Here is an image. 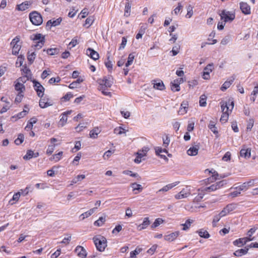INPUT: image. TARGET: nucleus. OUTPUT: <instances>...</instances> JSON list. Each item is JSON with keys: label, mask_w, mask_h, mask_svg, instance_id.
<instances>
[{"label": "nucleus", "mask_w": 258, "mask_h": 258, "mask_svg": "<svg viewBox=\"0 0 258 258\" xmlns=\"http://www.w3.org/2000/svg\"><path fill=\"white\" fill-rule=\"evenodd\" d=\"M179 232L175 231L164 236V239L168 241H173L179 235Z\"/></svg>", "instance_id": "6ab92c4d"}, {"label": "nucleus", "mask_w": 258, "mask_h": 258, "mask_svg": "<svg viewBox=\"0 0 258 258\" xmlns=\"http://www.w3.org/2000/svg\"><path fill=\"white\" fill-rule=\"evenodd\" d=\"M207 96L203 94L202 95L200 98V105L202 107H205L207 105Z\"/></svg>", "instance_id": "f704fd0d"}, {"label": "nucleus", "mask_w": 258, "mask_h": 258, "mask_svg": "<svg viewBox=\"0 0 258 258\" xmlns=\"http://www.w3.org/2000/svg\"><path fill=\"white\" fill-rule=\"evenodd\" d=\"M67 119L68 118L67 115H66L65 114H62L61 117L59 120V125L63 126L67 123Z\"/></svg>", "instance_id": "3c124183"}, {"label": "nucleus", "mask_w": 258, "mask_h": 258, "mask_svg": "<svg viewBox=\"0 0 258 258\" xmlns=\"http://www.w3.org/2000/svg\"><path fill=\"white\" fill-rule=\"evenodd\" d=\"M55 145H49L46 150V154L48 155H51L54 150Z\"/></svg>", "instance_id": "13d9d810"}, {"label": "nucleus", "mask_w": 258, "mask_h": 258, "mask_svg": "<svg viewBox=\"0 0 258 258\" xmlns=\"http://www.w3.org/2000/svg\"><path fill=\"white\" fill-rule=\"evenodd\" d=\"M226 184L227 181L226 180H222L219 182H216L215 183L210 185L209 187H202L200 189H199V191H202V192H206V193H209L220 188Z\"/></svg>", "instance_id": "f257e3e1"}, {"label": "nucleus", "mask_w": 258, "mask_h": 258, "mask_svg": "<svg viewBox=\"0 0 258 258\" xmlns=\"http://www.w3.org/2000/svg\"><path fill=\"white\" fill-rule=\"evenodd\" d=\"M86 54L94 60H97L99 58L98 53L91 48L87 49Z\"/></svg>", "instance_id": "f3484780"}, {"label": "nucleus", "mask_w": 258, "mask_h": 258, "mask_svg": "<svg viewBox=\"0 0 258 258\" xmlns=\"http://www.w3.org/2000/svg\"><path fill=\"white\" fill-rule=\"evenodd\" d=\"M39 105L41 108H45L52 105V103L50 101V99L48 96H45L42 97H40Z\"/></svg>", "instance_id": "6e6552de"}, {"label": "nucleus", "mask_w": 258, "mask_h": 258, "mask_svg": "<svg viewBox=\"0 0 258 258\" xmlns=\"http://www.w3.org/2000/svg\"><path fill=\"white\" fill-rule=\"evenodd\" d=\"M94 21V19L93 17L90 16L86 19V20L85 21V25H88V26L87 27L88 28L93 24Z\"/></svg>", "instance_id": "603ef678"}, {"label": "nucleus", "mask_w": 258, "mask_h": 258, "mask_svg": "<svg viewBox=\"0 0 258 258\" xmlns=\"http://www.w3.org/2000/svg\"><path fill=\"white\" fill-rule=\"evenodd\" d=\"M24 140V136L23 134H19L18 138L15 140V143L17 145H19L23 143Z\"/></svg>", "instance_id": "a18cd8bd"}, {"label": "nucleus", "mask_w": 258, "mask_h": 258, "mask_svg": "<svg viewBox=\"0 0 258 258\" xmlns=\"http://www.w3.org/2000/svg\"><path fill=\"white\" fill-rule=\"evenodd\" d=\"M30 4L28 3V2H25L20 5H17V9L19 11H23L27 10Z\"/></svg>", "instance_id": "c756f323"}, {"label": "nucleus", "mask_w": 258, "mask_h": 258, "mask_svg": "<svg viewBox=\"0 0 258 258\" xmlns=\"http://www.w3.org/2000/svg\"><path fill=\"white\" fill-rule=\"evenodd\" d=\"M145 29H146L145 28H143L142 27H141L140 28L138 33L136 36V39H139L142 37L143 35L145 32Z\"/></svg>", "instance_id": "864d4df0"}, {"label": "nucleus", "mask_w": 258, "mask_h": 258, "mask_svg": "<svg viewBox=\"0 0 258 258\" xmlns=\"http://www.w3.org/2000/svg\"><path fill=\"white\" fill-rule=\"evenodd\" d=\"M224 217L223 216H222L221 215V213H220L219 214L215 215L214 218L212 221V225L213 227H216L217 226V223L219 221L220 219Z\"/></svg>", "instance_id": "58836bf2"}, {"label": "nucleus", "mask_w": 258, "mask_h": 258, "mask_svg": "<svg viewBox=\"0 0 258 258\" xmlns=\"http://www.w3.org/2000/svg\"><path fill=\"white\" fill-rule=\"evenodd\" d=\"M190 190L187 187L183 188L179 193L175 195L176 199H182L188 197L190 195Z\"/></svg>", "instance_id": "1a4fd4ad"}, {"label": "nucleus", "mask_w": 258, "mask_h": 258, "mask_svg": "<svg viewBox=\"0 0 258 258\" xmlns=\"http://www.w3.org/2000/svg\"><path fill=\"white\" fill-rule=\"evenodd\" d=\"M164 222V220L161 218H157L154 222L151 225V228L154 229L155 228H156L159 225H160L161 224L163 223Z\"/></svg>", "instance_id": "e433bc0d"}, {"label": "nucleus", "mask_w": 258, "mask_h": 258, "mask_svg": "<svg viewBox=\"0 0 258 258\" xmlns=\"http://www.w3.org/2000/svg\"><path fill=\"white\" fill-rule=\"evenodd\" d=\"M29 19L32 23L36 26L40 25L43 22L41 15L36 11L30 13Z\"/></svg>", "instance_id": "7ed1b4c3"}, {"label": "nucleus", "mask_w": 258, "mask_h": 258, "mask_svg": "<svg viewBox=\"0 0 258 258\" xmlns=\"http://www.w3.org/2000/svg\"><path fill=\"white\" fill-rule=\"evenodd\" d=\"M35 56L36 54L34 52H32L31 53L29 51L28 52L27 59L30 64H32L35 58Z\"/></svg>", "instance_id": "37998d69"}, {"label": "nucleus", "mask_w": 258, "mask_h": 258, "mask_svg": "<svg viewBox=\"0 0 258 258\" xmlns=\"http://www.w3.org/2000/svg\"><path fill=\"white\" fill-rule=\"evenodd\" d=\"M248 241H250V239L245 237L236 239L233 242V243L235 246L241 247L245 245Z\"/></svg>", "instance_id": "4468645a"}, {"label": "nucleus", "mask_w": 258, "mask_h": 258, "mask_svg": "<svg viewBox=\"0 0 258 258\" xmlns=\"http://www.w3.org/2000/svg\"><path fill=\"white\" fill-rule=\"evenodd\" d=\"M221 19L223 20L225 23L232 22L235 17V14L232 12L227 11L225 10L222 11L219 14Z\"/></svg>", "instance_id": "20e7f679"}, {"label": "nucleus", "mask_w": 258, "mask_h": 258, "mask_svg": "<svg viewBox=\"0 0 258 258\" xmlns=\"http://www.w3.org/2000/svg\"><path fill=\"white\" fill-rule=\"evenodd\" d=\"M83 79L81 78H78V79L75 81H74L72 83H71L70 84V85L69 86V88L70 89H75V88H78V85L81 83L82 82H83Z\"/></svg>", "instance_id": "393cba45"}, {"label": "nucleus", "mask_w": 258, "mask_h": 258, "mask_svg": "<svg viewBox=\"0 0 258 258\" xmlns=\"http://www.w3.org/2000/svg\"><path fill=\"white\" fill-rule=\"evenodd\" d=\"M235 80V77L234 76H232L230 78L229 80L225 81L224 84L222 85L221 87V90L222 91H225L227 88H228L230 85L233 83Z\"/></svg>", "instance_id": "412c9836"}, {"label": "nucleus", "mask_w": 258, "mask_h": 258, "mask_svg": "<svg viewBox=\"0 0 258 258\" xmlns=\"http://www.w3.org/2000/svg\"><path fill=\"white\" fill-rule=\"evenodd\" d=\"M100 130L98 127H95L90 132V137L91 138L95 139L97 137L98 135L100 133Z\"/></svg>", "instance_id": "2f4dec72"}, {"label": "nucleus", "mask_w": 258, "mask_h": 258, "mask_svg": "<svg viewBox=\"0 0 258 258\" xmlns=\"http://www.w3.org/2000/svg\"><path fill=\"white\" fill-rule=\"evenodd\" d=\"M21 48V46L19 44H15V45H13L12 49V54L15 55L18 54Z\"/></svg>", "instance_id": "de8ad7c7"}, {"label": "nucleus", "mask_w": 258, "mask_h": 258, "mask_svg": "<svg viewBox=\"0 0 258 258\" xmlns=\"http://www.w3.org/2000/svg\"><path fill=\"white\" fill-rule=\"evenodd\" d=\"M32 82L33 83L34 89L36 92L37 95L39 97H42L44 95L45 88L39 82L35 80H33Z\"/></svg>", "instance_id": "423d86ee"}, {"label": "nucleus", "mask_w": 258, "mask_h": 258, "mask_svg": "<svg viewBox=\"0 0 258 258\" xmlns=\"http://www.w3.org/2000/svg\"><path fill=\"white\" fill-rule=\"evenodd\" d=\"M213 69V64L210 63L207 65L204 70L203 73V78L205 80H208L210 78V73L212 71Z\"/></svg>", "instance_id": "9b49d317"}, {"label": "nucleus", "mask_w": 258, "mask_h": 258, "mask_svg": "<svg viewBox=\"0 0 258 258\" xmlns=\"http://www.w3.org/2000/svg\"><path fill=\"white\" fill-rule=\"evenodd\" d=\"M210 130L216 135L218 134V131L217 127L215 125V123L214 121L211 120L208 125Z\"/></svg>", "instance_id": "a878e982"}, {"label": "nucleus", "mask_w": 258, "mask_h": 258, "mask_svg": "<svg viewBox=\"0 0 258 258\" xmlns=\"http://www.w3.org/2000/svg\"><path fill=\"white\" fill-rule=\"evenodd\" d=\"M131 12V5H130L129 3H127L125 5V12H124V15L128 16L130 15Z\"/></svg>", "instance_id": "0e129e2a"}, {"label": "nucleus", "mask_w": 258, "mask_h": 258, "mask_svg": "<svg viewBox=\"0 0 258 258\" xmlns=\"http://www.w3.org/2000/svg\"><path fill=\"white\" fill-rule=\"evenodd\" d=\"M250 155L251 149L246 148L245 146H243L240 151V156L246 159L250 158Z\"/></svg>", "instance_id": "dca6fc26"}, {"label": "nucleus", "mask_w": 258, "mask_h": 258, "mask_svg": "<svg viewBox=\"0 0 258 258\" xmlns=\"http://www.w3.org/2000/svg\"><path fill=\"white\" fill-rule=\"evenodd\" d=\"M98 82L99 84V87H104V88H110L113 84L112 79L107 77L99 79Z\"/></svg>", "instance_id": "0eeeda50"}, {"label": "nucleus", "mask_w": 258, "mask_h": 258, "mask_svg": "<svg viewBox=\"0 0 258 258\" xmlns=\"http://www.w3.org/2000/svg\"><path fill=\"white\" fill-rule=\"evenodd\" d=\"M98 89L99 90L101 91L103 95L109 97L111 96V92L106 91V88H104V87H99Z\"/></svg>", "instance_id": "5fc2aeb1"}, {"label": "nucleus", "mask_w": 258, "mask_h": 258, "mask_svg": "<svg viewBox=\"0 0 258 258\" xmlns=\"http://www.w3.org/2000/svg\"><path fill=\"white\" fill-rule=\"evenodd\" d=\"M236 208V204L234 203H231L227 205L221 212V215L225 216L230 212H232L235 210Z\"/></svg>", "instance_id": "9d476101"}, {"label": "nucleus", "mask_w": 258, "mask_h": 258, "mask_svg": "<svg viewBox=\"0 0 258 258\" xmlns=\"http://www.w3.org/2000/svg\"><path fill=\"white\" fill-rule=\"evenodd\" d=\"M188 103L187 102H182L181 104V108L179 110V112H181V114H184L186 112V109L187 108Z\"/></svg>", "instance_id": "c03bdc74"}, {"label": "nucleus", "mask_w": 258, "mask_h": 258, "mask_svg": "<svg viewBox=\"0 0 258 258\" xmlns=\"http://www.w3.org/2000/svg\"><path fill=\"white\" fill-rule=\"evenodd\" d=\"M256 230V228L253 227L250 228L247 232V237L246 238H248V239H250V241L254 240L255 239L254 237H252V235L255 233V231Z\"/></svg>", "instance_id": "c85d7f7f"}, {"label": "nucleus", "mask_w": 258, "mask_h": 258, "mask_svg": "<svg viewBox=\"0 0 258 258\" xmlns=\"http://www.w3.org/2000/svg\"><path fill=\"white\" fill-rule=\"evenodd\" d=\"M233 188L235 189L238 190L240 193H241V191H245L248 189V188L247 187L244 182L239 186H235Z\"/></svg>", "instance_id": "a19ab883"}, {"label": "nucleus", "mask_w": 258, "mask_h": 258, "mask_svg": "<svg viewBox=\"0 0 258 258\" xmlns=\"http://www.w3.org/2000/svg\"><path fill=\"white\" fill-rule=\"evenodd\" d=\"M192 9L193 7L191 5L188 6V7H187V13L186 15V17L189 18L192 16L193 14Z\"/></svg>", "instance_id": "6e6d98bb"}, {"label": "nucleus", "mask_w": 258, "mask_h": 258, "mask_svg": "<svg viewBox=\"0 0 258 258\" xmlns=\"http://www.w3.org/2000/svg\"><path fill=\"white\" fill-rule=\"evenodd\" d=\"M20 197V193L19 192L15 193L12 199H11L9 201V204L11 205H13L15 203L14 201H18Z\"/></svg>", "instance_id": "79ce46f5"}, {"label": "nucleus", "mask_w": 258, "mask_h": 258, "mask_svg": "<svg viewBox=\"0 0 258 258\" xmlns=\"http://www.w3.org/2000/svg\"><path fill=\"white\" fill-rule=\"evenodd\" d=\"M105 66L106 68H107L109 70L112 69V62L110 59V56H107V61L105 62Z\"/></svg>", "instance_id": "680f3d73"}, {"label": "nucleus", "mask_w": 258, "mask_h": 258, "mask_svg": "<svg viewBox=\"0 0 258 258\" xmlns=\"http://www.w3.org/2000/svg\"><path fill=\"white\" fill-rule=\"evenodd\" d=\"M221 109H222V114L220 118V121L222 123H224L227 121L229 114L230 113L227 112V111L226 112V111H225L224 106H222Z\"/></svg>", "instance_id": "4be33fe9"}, {"label": "nucleus", "mask_w": 258, "mask_h": 258, "mask_svg": "<svg viewBox=\"0 0 258 258\" xmlns=\"http://www.w3.org/2000/svg\"><path fill=\"white\" fill-rule=\"evenodd\" d=\"M134 58V53H131L128 55L127 62L125 63L126 67H128L133 63Z\"/></svg>", "instance_id": "4c0bfd02"}, {"label": "nucleus", "mask_w": 258, "mask_h": 258, "mask_svg": "<svg viewBox=\"0 0 258 258\" xmlns=\"http://www.w3.org/2000/svg\"><path fill=\"white\" fill-rule=\"evenodd\" d=\"M179 183V181H176V182H173V183H172L170 184H168L165 185V186H164L163 187H162V188H161L160 189H159L158 191V192H160V191H167L168 190L171 189L173 187L177 185Z\"/></svg>", "instance_id": "b1692460"}, {"label": "nucleus", "mask_w": 258, "mask_h": 258, "mask_svg": "<svg viewBox=\"0 0 258 258\" xmlns=\"http://www.w3.org/2000/svg\"><path fill=\"white\" fill-rule=\"evenodd\" d=\"M15 89L19 91V93H22L25 90V86L23 84L19 82L17 83L15 86Z\"/></svg>", "instance_id": "ea45409f"}, {"label": "nucleus", "mask_w": 258, "mask_h": 258, "mask_svg": "<svg viewBox=\"0 0 258 258\" xmlns=\"http://www.w3.org/2000/svg\"><path fill=\"white\" fill-rule=\"evenodd\" d=\"M155 152H156V155H160V153H165L166 154L168 153V151L166 149H163L161 147H157L155 148Z\"/></svg>", "instance_id": "4d7b16f0"}, {"label": "nucleus", "mask_w": 258, "mask_h": 258, "mask_svg": "<svg viewBox=\"0 0 258 258\" xmlns=\"http://www.w3.org/2000/svg\"><path fill=\"white\" fill-rule=\"evenodd\" d=\"M60 80H61V79L59 77H57L56 78H51V79H49L48 83L50 84H53L55 82H56V83L59 82L60 81Z\"/></svg>", "instance_id": "338daca9"}, {"label": "nucleus", "mask_w": 258, "mask_h": 258, "mask_svg": "<svg viewBox=\"0 0 258 258\" xmlns=\"http://www.w3.org/2000/svg\"><path fill=\"white\" fill-rule=\"evenodd\" d=\"M131 186L133 188V191L138 190V192H141L143 189L142 185L137 183H133L131 184Z\"/></svg>", "instance_id": "c9c22d12"}, {"label": "nucleus", "mask_w": 258, "mask_h": 258, "mask_svg": "<svg viewBox=\"0 0 258 258\" xmlns=\"http://www.w3.org/2000/svg\"><path fill=\"white\" fill-rule=\"evenodd\" d=\"M152 83L153 85V88L159 90H164L165 89V85L161 80H153Z\"/></svg>", "instance_id": "f8f14e48"}, {"label": "nucleus", "mask_w": 258, "mask_h": 258, "mask_svg": "<svg viewBox=\"0 0 258 258\" xmlns=\"http://www.w3.org/2000/svg\"><path fill=\"white\" fill-rule=\"evenodd\" d=\"M199 150V146L198 145H195L191 147L187 151V154L189 156H196L198 153Z\"/></svg>", "instance_id": "5701e85b"}, {"label": "nucleus", "mask_w": 258, "mask_h": 258, "mask_svg": "<svg viewBox=\"0 0 258 258\" xmlns=\"http://www.w3.org/2000/svg\"><path fill=\"white\" fill-rule=\"evenodd\" d=\"M234 101L232 100L229 99L228 102L221 103V107L224 106V109L226 108V112L231 113L234 107Z\"/></svg>", "instance_id": "ddd939ff"}, {"label": "nucleus", "mask_w": 258, "mask_h": 258, "mask_svg": "<svg viewBox=\"0 0 258 258\" xmlns=\"http://www.w3.org/2000/svg\"><path fill=\"white\" fill-rule=\"evenodd\" d=\"M239 5L240 9L244 14L249 15L250 14V7L246 3L241 2Z\"/></svg>", "instance_id": "2eb2a0df"}, {"label": "nucleus", "mask_w": 258, "mask_h": 258, "mask_svg": "<svg viewBox=\"0 0 258 258\" xmlns=\"http://www.w3.org/2000/svg\"><path fill=\"white\" fill-rule=\"evenodd\" d=\"M218 176V174L217 173H216V174H213L211 177L205 179L203 181V182H204V183H205L206 184H209L211 182H213L214 181H215L216 180L219 179Z\"/></svg>", "instance_id": "bb28decb"}, {"label": "nucleus", "mask_w": 258, "mask_h": 258, "mask_svg": "<svg viewBox=\"0 0 258 258\" xmlns=\"http://www.w3.org/2000/svg\"><path fill=\"white\" fill-rule=\"evenodd\" d=\"M123 173L134 177H137L139 176V175L137 173H133V172L130 170H124L123 171Z\"/></svg>", "instance_id": "bf43d9fd"}, {"label": "nucleus", "mask_w": 258, "mask_h": 258, "mask_svg": "<svg viewBox=\"0 0 258 258\" xmlns=\"http://www.w3.org/2000/svg\"><path fill=\"white\" fill-rule=\"evenodd\" d=\"M231 153L230 152H227L222 158V160L224 161H228L230 160Z\"/></svg>", "instance_id": "774afa93"}, {"label": "nucleus", "mask_w": 258, "mask_h": 258, "mask_svg": "<svg viewBox=\"0 0 258 258\" xmlns=\"http://www.w3.org/2000/svg\"><path fill=\"white\" fill-rule=\"evenodd\" d=\"M73 97V95L71 92L67 93L61 99L65 101H69Z\"/></svg>", "instance_id": "69168bd1"}, {"label": "nucleus", "mask_w": 258, "mask_h": 258, "mask_svg": "<svg viewBox=\"0 0 258 258\" xmlns=\"http://www.w3.org/2000/svg\"><path fill=\"white\" fill-rule=\"evenodd\" d=\"M150 224V221L148 217H145L144 219L143 222L142 224L138 225L137 229L139 231H141L146 228Z\"/></svg>", "instance_id": "aec40b11"}, {"label": "nucleus", "mask_w": 258, "mask_h": 258, "mask_svg": "<svg viewBox=\"0 0 258 258\" xmlns=\"http://www.w3.org/2000/svg\"><path fill=\"white\" fill-rule=\"evenodd\" d=\"M248 248L244 247V249H240L235 251L234 254L236 256H241L243 255L246 254L248 252Z\"/></svg>", "instance_id": "cd10ccee"}, {"label": "nucleus", "mask_w": 258, "mask_h": 258, "mask_svg": "<svg viewBox=\"0 0 258 258\" xmlns=\"http://www.w3.org/2000/svg\"><path fill=\"white\" fill-rule=\"evenodd\" d=\"M75 252L81 258H85L87 256V252L85 249L81 246H77L75 249Z\"/></svg>", "instance_id": "a211bd4d"}, {"label": "nucleus", "mask_w": 258, "mask_h": 258, "mask_svg": "<svg viewBox=\"0 0 258 258\" xmlns=\"http://www.w3.org/2000/svg\"><path fill=\"white\" fill-rule=\"evenodd\" d=\"M149 150V148L147 146H145L142 148V150H139L137 153L139 154H141L143 155V157H144L146 155L147 153Z\"/></svg>", "instance_id": "09e8293b"}, {"label": "nucleus", "mask_w": 258, "mask_h": 258, "mask_svg": "<svg viewBox=\"0 0 258 258\" xmlns=\"http://www.w3.org/2000/svg\"><path fill=\"white\" fill-rule=\"evenodd\" d=\"M197 232L199 233L200 237L204 238H208L210 236L208 232L204 229H200L199 231H198Z\"/></svg>", "instance_id": "7c9ffc66"}, {"label": "nucleus", "mask_w": 258, "mask_h": 258, "mask_svg": "<svg viewBox=\"0 0 258 258\" xmlns=\"http://www.w3.org/2000/svg\"><path fill=\"white\" fill-rule=\"evenodd\" d=\"M47 53L50 55L57 54L59 52V49L57 48H50L46 50Z\"/></svg>", "instance_id": "473e14b6"}, {"label": "nucleus", "mask_w": 258, "mask_h": 258, "mask_svg": "<svg viewBox=\"0 0 258 258\" xmlns=\"http://www.w3.org/2000/svg\"><path fill=\"white\" fill-rule=\"evenodd\" d=\"M93 240L97 250L100 251H104L107 246L106 238L100 236L99 237H94Z\"/></svg>", "instance_id": "f03ea898"}, {"label": "nucleus", "mask_w": 258, "mask_h": 258, "mask_svg": "<svg viewBox=\"0 0 258 258\" xmlns=\"http://www.w3.org/2000/svg\"><path fill=\"white\" fill-rule=\"evenodd\" d=\"M33 41H38L35 45V47L38 49L41 48L45 42V38L41 34L38 33L33 35L31 37Z\"/></svg>", "instance_id": "39448f33"}, {"label": "nucleus", "mask_w": 258, "mask_h": 258, "mask_svg": "<svg viewBox=\"0 0 258 258\" xmlns=\"http://www.w3.org/2000/svg\"><path fill=\"white\" fill-rule=\"evenodd\" d=\"M105 222V217H101L97 220L94 222V225L96 226H101Z\"/></svg>", "instance_id": "72a5a7b5"}, {"label": "nucleus", "mask_w": 258, "mask_h": 258, "mask_svg": "<svg viewBox=\"0 0 258 258\" xmlns=\"http://www.w3.org/2000/svg\"><path fill=\"white\" fill-rule=\"evenodd\" d=\"M230 40V36H226L224 38H223L221 41V44L223 45H227Z\"/></svg>", "instance_id": "e2e57ef3"}, {"label": "nucleus", "mask_w": 258, "mask_h": 258, "mask_svg": "<svg viewBox=\"0 0 258 258\" xmlns=\"http://www.w3.org/2000/svg\"><path fill=\"white\" fill-rule=\"evenodd\" d=\"M113 151L109 150L106 151L104 153L103 158H104V159L107 160L111 156V155L113 154Z\"/></svg>", "instance_id": "052dcab7"}, {"label": "nucleus", "mask_w": 258, "mask_h": 258, "mask_svg": "<svg viewBox=\"0 0 258 258\" xmlns=\"http://www.w3.org/2000/svg\"><path fill=\"white\" fill-rule=\"evenodd\" d=\"M34 155V152L32 150H28L26 154L24 156L23 158L25 160H29L31 159Z\"/></svg>", "instance_id": "8fccbe9b"}, {"label": "nucleus", "mask_w": 258, "mask_h": 258, "mask_svg": "<svg viewBox=\"0 0 258 258\" xmlns=\"http://www.w3.org/2000/svg\"><path fill=\"white\" fill-rule=\"evenodd\" d=\"M170 87L171 90L173 92L179 91L180 89V86L178 84H176L173 81L171 82Z\"/></svg>", "instance_id": "49530a36"}]
</instances>
